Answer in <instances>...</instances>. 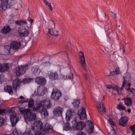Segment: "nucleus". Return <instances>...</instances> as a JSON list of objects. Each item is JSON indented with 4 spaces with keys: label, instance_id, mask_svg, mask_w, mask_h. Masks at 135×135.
I'll list each match as a JSON object with an SVG mask.
<instances>
[{
    "label": "nucleus",
    "instance_id": "obj_13",
    "mask_svg": "<svg viewBox=\"0 0 135 135\" xmlns=\"http://www.w3.org/2000/svg\"><path fill=\"white\" fill-rule=\"evenodd\" d=\"M78 114L81 120L84 119L86 117L85 110L84 108L81 109L78 111Z\"/></svg>",
    "mask_w": 135,
    "mask_h": 135
},
{
    "label": "nucleus",
    "instance_id": "obj_20",
    "mask_svg": "<svg viewBox=\"0 0 135 135\" xmlns=\"http://www.w3.org/2000/svg\"><path fill=\"white\" fill-rule=\"evenodd\" d=\"M21 83V81L18 79H16L14 80L12 83L13 89L15 90H16L17 88L19 86Z\"/></svg>",
    "mask_w": 135,
    "mask_h": 135
},
{
    "label": "nucleus",
    "instance_id": "obj_9",
    "mask_svg": "<svg viewBox=\"0 0 135 135\" xmlns=\"http://www.w3.org/2000/svg\"><path fill=\"white\" fill-rule=\"evenodd\" d=\"M21 46L20 42L13 41L11 42L10 46L11 49L14 50H17L20 48Z\"/></svg>",
    "mask_w": 135,
    "mask_h": 135
},
{
    "label": "nucleus",
    "instance_id": "obj_32",
    "mask_svg": "<svg viewBox=\"0 0 135 135\" xmlns=\"http://www.w3.org/2000/svg\"><path fill=\"white\" fill-rule=\"evenodd\" d=\"M48 33L55 36H60V35L59 34H55L54 32L53 31L52 28L49 29Z\"/></svg>",
    "mask_w": 135,
    "mask_h": 135
},
{
    "label": "nucleus",
    "instance_id": "obj_62",
    "mask_svg": "<svg viewBox=\"0 0 135 135\" xmlns=\"http://www.w3.org/2000/svg\"><path fill=\"white\" fill-rule=\"evenodd\" d=\"M132 88H128V91L132 93Z\"/></svg>",
    "mask_w": 135,
    "mask_h": 135
},
{
    "label": "nucleus",
    "instance_id": "obj_56",
    "mask_svg": "<svg viewBox=\"0 0 135 135\" xmlns=\"http://www.w3.org/2000/svg\"><path fill=\"white\" fill-rule=\"evenodd\" d=\"M21 22L25 24H27V22L25 20L21 21Z\"/></svg>",
    "mask_w": 135,
    "mask_h": 135
},
{
    "label": "nucleus",
    "instance_id": "obj_18",
    "mask_svg": "<svg viewBox=\"0 0 135 135\" xmlns=\"http://www.w3.org/2000/svg\"><path fill=\"white\" fill-rule=\"evenodd\" d=\"M27 68H16V75L18 76L23 74L25 72Z\"/></svg>",
    "mask_w": 135,
    "mask_h": 135
},
{
    "label": "nucleus",
    "instance_id": "obj_15",
    "mask_svg": "<svg viewBox=\"0 0 135 135\" xmlns=\"http://www.w3.org/2000/svg\"><path fill=\"white\" fill-rule=\"evenodd\" d=\"M35 80L36 83L41 85H45L46 82L45 78L41 76L37 78Z\"/></svg>",
    "mask_w": 135,
    "mask_h": 135
},
{
    "label": "nucleus",
    "instance_id": "obj_4",
    "mask_svg": "<svg viewBox=\"0 0 135 135\" xmlns=\"http://www.w3.org/2000/svg\"><path fill=\"white\" fill-rule=\"evenodd\" d=\"M47 91V88L44 86H38L34 91V94L37 96H42Z\"/></svg>",
    "mask_w": 135,
    "mask_h": 135
},
{
    "label": "nucleus",
    "instance_id": "obj_17",
    "mask_svg": "<svg viewBox=\"0 0 135 135\" xmlns=\"http://www.w3.org/2000/svg\"><path fill=\"white\" fill-rule=\"evenodd\" d=\"M123 82L122 84V87H124L126 84L129 82L130 80V76L129 74L128 73H125L123 75Z\"/></svg>",
    "mask_w": 135,
    "mask_h": 135
},
{
    "label": "nucleus",
    "instance_id": "obj_21",
    "mask_svg": "<svg viewBox=\"0 0 135 135\" xmlns=\"http://www.w3.org/2000/svg\"><path fill=\"white\" fill-rule=\"evenodd\" d=\"M122 100H124V103L127 107H131L132 104V99L130 98L127 97L122 99Z\"/></svg>",
    "mask_w": 135,
    "mask_h": 135
},
{
    "label": "nucleus",
    "instance_id": "obj_7",
    "mask_svg": "<svg viewBox=\"0 0 135 135\" xmlns=\"http://www.w3.org/2000/svg\"><path fill=\"white\" fill-rule=\"evenodd\" d=\"M42 128V123L40 120H36L34 122V131H40Z\"/></svg>",
    "mask_w": 135,
    "mask_h": 135
},
{
    "label": "nucleus",
    "instance_id": "obj_52",
    "mask_svg": "<svg viewBox=\"0 0 135 135\" xmlns=\"http://www.w3.org/2000/svg\"><path fill=\"white\" fill-rule=\"evenodd\" d=\"M110 29L108 30L107 31V35L108 37H109V35L110 32Z\"/></svg>",
    "mask_w": 135,
    "mask_h": 135
},
{
    "label": "nucleus",
    "instance_id": "obj_63",
    "mask_svg": "<svg viewBox=\"0 0 135 135\" xmlns=\"http://www.w3.org/2000/svg\"><path fill=\"white\" fill-rule=\"evenodd\" d=\"M123 52L124 53L126 52L125 49H124V47L123 46Z\"/></svg>",
    "mask_w": 135,
    "mask_h": 135
},
{
    "label": "nucleus",
    "instance_id": "obj_36",
    "mask_svg": "<svg viewBox=\"0 0 135 135\" xmlns=\"http://www.w3.org/2000/svg\"><path fill=\"white\" fill-rule=\"evenodd\" d=\"M130 129L133 132L132 135H135V125L132 126H131Z\"/></svg>",
    "mask_w": 135,
    "mask_h": 135
},
{
    "label": "nucleus",
    "instance_id": "obj_28",
    "mask_svg": "<svg viewBox=\"0 0 135 135\" xmlns=\"http://www.w3.org/2000/svg\"><path fill=\"white\" fill-rule=\"evenodd\" d=\"M117 108L118 110L122 111L124 110L126 112L127 111L125 107L123 104L121 102H119V104L118 105Z\"/></svg>",
    "mask_w": 135,
    "mask_h": 135
},
{
    "label": "nucleus",
    "instance_id": "obj_2",
    "mask_svg": "<svg viewBox=\"0 0 135 135\" xmlns=\"http://www.w3.org/2000/svg\"><path fill=\"white\" fill-rule=\"evenodd\" d=\"M51 104L50 100L47 99H44L36 104V107L35 108L34 107V111L40 109L41 107L49 108L51 107Z\"/></svg>",
    "mask_w": 135,
    "mask_h": 135
},
{
    "label": "nucleus",
    "instance_id": "obj_22",
    "mask_svg": "<svg viewBox=\"0 0 135 135\" xmlns=\"http://www.w3.org/2000/svg\"><path fill=\"white\" fill-rule=\"evenodd\" d=\"M86 123H89V128L88 129L87 131L88 133L91 134L93 133L94 129V125L93 123L90 121L88 120L86 122Z\"/></svg>",
    "mask_w": 135,
    "mask_h": 135
},
{
    "label": "nucleus",
    "instance_id": "obj_51",
    "mask_svg": "<svg viewBox=\"0 0 135 135\" xmlns=\"http://www.w3.org/2000/svg\"><path fill=\"white\" fill-rule=\"evenodd\" d=\"M106 88L109 89H112V87L110 85H108L106 86Z\"/></svg>",
    "mask_w": 135,
    "mask_h": 135
},
{
    "label": "nucleus",
    "instance_id": "obj_54",
    "mask_svg": "<svg viewBox=\"0 0 135 135\" xmlns=\"http://www.w3.org/2000/svg\"><path fill=\"white\" fill-rule=\"evenodd\" d=\"M31 129L33 131H34V123H32Z\"/></svg>",
    "mask_w": 135,
    "mask_h": 135
},
{
    "label": "nucleus",
    "instance_id": "obj_38",
    "mask_svg": "<svg viewBox=\"0 0 135 135\" xmlns=\"http://www.w3.org/2000/svg\"><path fill=\"white\" fill-rule=\"evenodd\" d=\"M108 121L112 126H115L114 122L112 118H109L108 120Z\"/></svg>",
    "mask_w": 135,
    "mask_h": 135
},
{
    "label": "nucleus",
    "instance_id": "obj_26",
    "mask_svg": "<svg viewBox=\"0 0 135 135\" xmlns=\"http://www.w3.org/2000/svg\"><path fill=\"white\" fill-rule=\"evenodd\" d=\"M4 91L5 92L8 93L9 94L13 93V91L12 87L11 86L7 85L4 88Z\"/></svg>",
    "mask_w": 135,
    "mask_h": 135
},
{
    "label": "nucleus",
    "instance_id": "obj_12",
    "mask_svg": "<svg viewBox=\"0 0 135 135\" xmlns=\"http://www.w3.org/2000/svg\"><path fill=\"white\" fill-rule=\"evenodd\" d=\"M75 113L74 110L69 109L67 111L66 115V120L67 121H69L71 117L75 115Z\"/></svg>",
    "mask_w": 135,
    "mask_h": 135
},
{
    "label": "nucleus",
    "instance_id": "obj_31",
    "mask_svg": "<svg viewBox=\"0 0 135 135\" xmlns=\"http://www.w3.org/2000/svg\"><path fill=\"white\" fill-rule=\"evenodd\" d=\"M6 120L3 117H0V127L3 126Z\"/></svg>",
    "mask_w": 135,
    "mask_h": 135
},
{
    "label": "nucleus",
    "instance_id": "obj_50",
    "mask_svg": "<svg viewBox=\"0 0 135 135\" xmlns=\"http://www.w3.org/2000/svg\"><path fill=\"white\" fill-rule=\"evenodd\" d=\"M16 23L19 25H22L21 23V21L20 22H19L18 21H16L15 22Z\"/></svg>",
    "mask_w": 135,
    "mask_h": 135
},
{
    "label": "nucleus",
    "instance_id": "obj_59",
    "mask_svg": "<svg viewBox=\"0 0 135 135\" xmlns=\"http://www.w3.org/2000/svg\"><path fill=\"white\" fill-rule=\"evenodd\" d=\"M131 84L130 83H128L127 84L126 86H128V87L129 88V87L131 86Z\"/></svg>",
    "mask_w": 135,
    "mask_h": 135
},
{
    "label": "nucleus",
    "instance_id": "obj_46",
    "mask_svg": "<svg viewBox=\"0 0 135 135\" xmlns=\"http://www.w3.org/2000/svg\"><path fill=\"white\" fill-rule=\"evenodd\" d=\"M77 135H86V134L84 132L80 131L77 133Z\"/></svg>",
    "mask_w": 135,
    "mask_h": 135
},
{
    "label": "nucleus",
    "instance_id": "obj_14",
    "mask_svg": "<svg viewBox=\"0 0 135 135\" xmlns=\"http://www.w3.org/2000/svg\"><path fill=\"white\" fill-rule=\"evenodd\" d=\"M78 55L80 57V60L82 66L83 68L86 67V65L83 53L81 51H80L79 52Z\"/></svg>",
    "mask_w": 135,
    "mask_h": 135
},
{
    "label": "nucleus",
    "instance_id": "obj_1",
    "mask_svg": "<svg viewBox=\"0 0 135 135\" xmlns=\"http://www.w3.org/2000/svg\"><path fill=\"white\" fill-rule=\"evenodd\" d=\"M28 102V108L25 109L24 108L19 107L18 109L21 113L24 114V117L25 119L30 121H33L34 120V113H32L30 108L32 107L34 105L33 99H30L28 100V99H27L26 100H20L19 102L20 103H22Z\"/></svg>",
    "mask_w": 135,
    "mask_h": 135
},
{
    "label": "nucleus",
    "instance_id": "obj_39",
    "mask_svg": "<svg viewBox=\"0 0 135 135\" xmlns=\"http://www.w3.org/2000/svg\"><path fill=\"white\" fill-rule=\"evenodd\" d=\"M34 132H36L35 135H45L44 133H42L40 131Z\"/></svg>",
    "mask_w": 135,
    "mask_h": 135
},
{
    "label": "nucleus",
    "instance_id": "obj_25",
    "mask_svg": "<svg viewBox=\"0 0 135 135\" xmlns=\"http://www.w3.org/2000/svg\"><path fill=\"white\" fill-rule=\"evenodd\" d=\"M11 31V29L9 26H4L1 30V32L4 34H6L9 32Z\"/></svg>",
    "mask_w": 135,
    "mask_h": 135
},
{
    "label": "nucleus",
    "instance_id": "obj_16",
    "mask_svg": "<svg viewBox=\"0 0 135 135\" xmlns=\"http://www.w3.org/2000/svg\"><path fill=\"white\" fill-rule=\"evenodd\" d=\"M128 121V118L126 116L122 117L119 120L120 124L124 127L127 126V123Z\"/></svg>",
    "mask_w": 135,
    "mask_h": 135
},
{
    "label": "nucleus",
    "instance_id": "obj_49",
    "mask_svg": "<svg viewBox=\"0 0 135 135\" xmlns=\"http://www.w3.org/2000/svg\"><path fill=\"white\" fill-rule=\"evenodd\" d=\"M9 64L7 63H5L3 65V68H9L8 66Z\"/></svg>",
    "mask_w": 135,
    "mask_h": 135
},
{
    "label": "nucleus",
    "instance_id": "obj_35",
    "mask_svg": "<svg viewBox=\"0 0 135 135\" xmlns=\"http://www.w3.org/2000/svg\"><path fill=\"white\" fill-rule=\"evenodd\" d=\"M18 133L16 129H15L13 130V133H11L10 134H5L3 135H18Z\"/></svg>",
    "mask_w": 135,
    "mask_h": 135
},
{
    "label": "nucleus",
    "instance_id": "obj_47",
    "mask_svg": "<svg viewBox=\"0 0 135 135\" xmlns=\"http://www.w3.org/2000/svg\"><path fill=\"white\" fill-rule=\"evenodd\" d=\"M116 73H115V71H112L109 74V76H113V75H114L116 74Z\"/></svg>",
    "mask_w": 135,
    "mask_h": 135
},
{
    "label": "nucleus",
    "instance_id": "obj_64",
    "mask_svg": "<svg viewBox=\"0 0 135 135\" xmlns=\"http://www.w3.org/2000/svg\"><path fill=\"white\" fill-rule=\"evenodd\" d=\"M20 98L21 99H23L24 98V97L22 96H20Z\"/></svg>",
    "mask_w": 135,
    "mask_h": 135
},
{
    "label": "nucleus",
    "instance_id": "obj_3",
    "mask_svg": "<svg viewBox=\"0 0 135 135\" xmlns=\"http://www.w3.org/2000/svg\"><path fill=\"white\" fill-rule=\"evenodd\" d=\"M1 2L0 7L3 10H5L7 8H9L13 2V0H0Z\"/></svg>",
    "mask_w": 135,
    "mask_h": 135
},
{
    "label": "nucleus",
    "instance_id": "obj_48",
    "mask_svg": "<svg viewBox=\"0 0 135 135\" xmlns=\"http://www.w3.org/2000/svg\"><path fill=\"white\" fill-rule=\"evenodd\" d=\"M47 6L49 7V10H50V11H52V9L51 3H49Z\"/></svg>",
    "mask_w": 135,
    "mask_h": 135
},
{
    "label": "nucleus",
    "instance_id": "obj_30",
    "mask_svg": "<svg viewBox=\"0 0 135 135\" xmlns=\"http://www.w3.org/2000/svg\"><path fill=\"white\" fill-rule=\"evenodd\" d=\"M63 129L66 131L69 130H71L72 129L70 126L69 125V124L68 123H64L63 127Z\"/></svg>",
    "mask_w": 135,
    "mask_h": 135
},
{
    "label": "nucleus",
    "instance_id": "obj_58",
    "mask_svg": "<svg viewBox=\"0 0 135 135\" xmlns=\"http://www.w3.org/2000/svg\"><path fill=\"white\" fill-rule=\"evenodd\" d=\"M132 93L133 94L134 93H135V90L133 88H132Z\"/></svg>",
    "mask_w": 135,
    "mask_h": 135
},
{
    "label": "nucleus",
    "instance_id": "obj_24",
    "mask_svg": "<svg viewBox=\"0 0 135 135\" xmlns=\"http://www.w3.org/2000/svg\"><path fill=\"white\" fill-rule=\"evenodd\" d=\"M49 76L50 78L52 80L57 79L58 78V75L56 72H50L49 74Z\"/></svg>",
    "mask_w": 135,
    "mask_h": 135
},
{
    "label": "nucleus",
    "instance_id": "obj_45",
    "mask_svg": "<svg viewBox=\"0 0 135 135\" xmlns=\"http://www.w3.org/2000/svg\"><path fill=\"white\" fill-rule=\"evenodd\" d=\"M113 90L116 91L118 90V86H115L114 87H112V88Z\"/></svg>",
    "mask_w": 135,
    "mask_h": 135
},
{
    "label": "nucleus",
    "instance_id": "obj_27",
    "mask_svg": "<svg viewBox=\"0 0 135 135\" xmlns=\"http://www.w3.org/2000/svg\"><path fill=\"white\" fill-rule=\"evenodd\" d=\"M40 113L41 115L44 118L48 116V112L46 109L43 108L42 109L40 110Z\"/></svg>",
    "mask_w": 135,
    "mask_h": 135
},
{
    "label": "nucleus",
    "instance_id": "obj_44",
    "mask_svg": "<svg viewBox=\"0 0 135 135\" xmlns=\"http://www.w3.org/2000/svg\"><path fill=\"white\" fill-rule=\"evenodd\" d=\"M115 71L116 74H118L120 73L119 68H116Z\"/></svg>",
    "mask_w": 135,
    "mask_h": 135
},
{
    "label": "nucleus",
    "instance_id": "obj_43",
    "mask_svg": "<svg viewBox=\"0 0 135 135\" xmlns=\"http://www.w3.org/2000/svg\"><path fill=\"white\" fill-rule=\"evenodd\" d=\"M9 68H0V72H3L7 70Z\"/></svg>",
    "mask_w": 135,
    "mask_h": 135
},
{
    "label": "nucleus",
    "instance_id": "obj_8",
    "mask_svg": "<svg viewBox=\"0 0 135 135\" xmlns=\"http://www.w3.org/2000/svg\"><path fill=\"white\" fill-rule=\"evenodd\" d=\"M73 123H75L76 124L75 126L76 128L80 130L83 129L85 126L84 122L80 121L78 123L77 122L76 119H75L74 121H73Z\"/></svg>",
    "mask_w": 135,
    "mask_h": 135
},
{
    "label": "nucleus",
    "instance_id": "obj_53",
    "mask_svg": "<svg viewBox=\"0 0 135 135\" xmlns=\"http://www.w3.org/2000/svg\"><path fill=\"white\" fill-rule=\"evenodd\" d=\"M28 64H26L25 65H22L21 67V68H28Z\"/></svg>",
    "mask_w": 135,
    "mask_h": 135
},
{
    "label": "nucleus",
    "instance_id": "obj_29",
    "mask_svg": "<svg viewBox=\"0 0 135 135\" xmlns=\"http://www.w3.org/2000/svg\"><path fill=\"white\" fill-rule=\"evenodd\" d=\"M33 78H25L22 81V83L23 84L25 85L29 83H30L32 81H33Z\"/></svg>",
    "mask_w": 135,
    "mask_h": 135
},
{
    "label": "nucleus",
    "instance_id": "obj_41",
    "mask_svg": "<svg viewBox=\"0 0 135 135\" xmlns=\"http://www.w3.org/2000/svg\"><path fill=\"white\" fill-rule=\"evenodd\" d=\"M73 74L72 73H70V74L66 76V78L68 79H71L73 78Z\"/></svg>",
    "mask_w": 135,
    "mask_h": 135
},
{
    "label": "nucleus",
    "instance_id": "obj_33",
    "mask_svg": "<svg viewBox=\"0 0 135 135\" xmlns=\"http://www.w3.org/2000/svg\"><path fill=\"white\" fill-rule=\"evenodd\" d=\"M80 103V101L78 100H76L74 102L73 104L74 107L76 108L78 107V106Z\"/></svg>",
    "mask_w": 135,
    "mask_h": 135
},
{
    "label": "nucleus",
    "instance_id": "obj_61",
    "mask_svg": "<svg viewBox=\"0 0 135 135\" xmlns=\"http://www.w3.org/2000/svg\"><path fill=\"white\" fill-rule=\"evenodd\" d=\"M115 43H113L111 45V46H112V48L113 47H114L115 46Z\"/></svg>",
    "mask_w": 135,
    "mask_h": 135
},
{
    "label": "nucleus",
    "instance_id": "obj_57",
    "mask_svg": "<svg viewBox=\"0 0 135 135\" xmlns=\"http://www.w3.org/2000/svg\"><path fill=\"white\" fill-rule=\"evenodd\" d=\"M28 21L31 24H32L33 22V20L32 19H29L28 20Z\"/></svg>",
    "mask_w": 135,
    "mask_h": 135
},
{
    "label": "nucleus",
    "instance_id": "obj_60",
    "mask_svg": "<svg viewBox=\"0 0 135 135\" xmlns=\"http://www.w3.org/2000/svg\"><path fill=\"white\" fill-rule=\"evenodd\" d=\"M44 2L45 3V4L46 5H48V4L49 3H49L46 0V1H45V2Z\"/></svg>",
    "mask_w": 135,
    "mask_h": 135
},
{
    "label": "nucleus",
    "instance_id": "obj_19",
    "mask_svg": "<svg viewBox=\"0 0 135 135\" xmlns=\"http://www.w3.org/2000/svg\"><path fill=\"white\" fill-rule=\"evenodd\" d=\"M99 103V107H97L99 112L101 114H102L103 112L106 113V109L103 104L102 102H100Z\"/></svg>",
    "mask_w": 135,
    "mask_h": 135
},
{
    "label": "nucleus",
    "instance_id": "obj_40",
    "mask_svg": "<svg viewBox=\"0 0 135 135\" xmlns=\"http://www.w3.org/2000/svg\"><path fill=\"white\" fill-rule=\"evenodd\" d=\"M122 87H122L121 88L118 86V90H117V91L119 95H120L121 94V91L122 90V89L124 87Z\"/></svg>",
    "mask_w": 135,
    "mask_h": 135
},
{
    "label": "nucleus",
    "instance_id": "obj_34",
    "mask_svg": "<svg viewBox=\"0 0 135 135\" xmlns=\"http://www.w3.org/2000/svg\"><path fill=\"white\" fill-rule=\"evenodd\" d=\"M41 65L44 67L49 66L50 63L49 62H42L41 63Z\"/></svg>",
    "mask_w": 135,
    "mask_h": 135
},
{
    "label": "nucleus",
    "instance_id": "obj_23",
    "mask_svg": "<svg viewBox=\"0 0 135 135\" xmlns=\"http://www.w3.org/2000/svg\"><path fill=\"white\" fill-rule=\"evenodd\" d=\"M19 35L21 37L27 36L29 34L28 31L25 28H22L21 31L19 32Z\"/></svg>",
    "mask_w": 135,
    "mask_h": 135
},
{
    "label": "nucleus",
    "instance_id": "obj_5",
    "mask_svg": "<svg viewBox=\"0 0 135 135\" xmlns=\"http://www.w3.org/2000/svg\"><path fill=\"white\" fill-rule=\"evenodd\" d=\"M62 94L61 93L59 90L53 89L51 95V98L55 100H58Z\"/></svg>",
    "mask_w": 135,
    "mask_h": 135
},
{
    "label": "nucleus",
    "instance_id": "obj_10",
    "mask_svg": "<svg viewBox=\"0 0 135 135\" xmlns=\"http://www.w3.org/2000/svg\"><path fill=\"white\" fill-rule=\"evenodd\" d=\"M63 110V109L61 107H56L53 111L54 114L56 116L61 115Z\"/></svg>",
    "mask_w": 135,
    "mask_h": 135
},
{
    "label": "nucleus",
    "instance_id": "obj_11",
    "mask_svg": "<svg viewBox=\"0 0 135 135\" xmlns=\"http://www.w3.org/2000/svg\"><path fill=\"white\" fill-rule=\"evenodd\" d=\"M42 129L46 133L51 132L53 130L52 127L48 123H46L44 125Z\"/></svg>",
    "mask_w": 135,
    "mask_h": 135
},
{
    "label": "nucleus",
    "instance_id": "obj_42",
    "mask_svg": "<svg viewBox=\"0 0 135 135\" xmlns=\"http://www.w3.org/2000/svg\"><path fill=\"white\" fill-rule=\"evenodd\" d=\"M22 135H32L31 132V131H29L28 132H24Z\"/></svg>",
    "mask_w": 135,
    "mask_h": 135
},
{
    "label": "nucleus",
    "instance_id": "obj_55",
    "mask_svg": "<svg viewBox=\"0 0 135 135\" xmlns=\"http://www.w3.org/2000/svg\"><path fill=\"white\" fill-rule=\"evenodd\" d=\"M50 20L52 22L53 24L54 25V27H55V22L53 21V20L51 18H50Z\"/></svg>",
    "mask_w": 135,
    "mask_h": 135
},
{
    "label": "nucleus",
    "instance_id": "obj_6",
    "mask_svg": "<svg viewBox=\"0 0 135 135\" xmlns=\"http://www.w3.org/2000/svg\"><path fill=\"white\" fill-rule=\"evenodd\" d=\"M10 114V120L12 123V126L14 127L19 120L18 117L15 112H12Z\"/></svg>",
    "mask_w": 135,
    "mask_h": 135
},
{
    "label": "nucleus",
    "instance_id": "obj_37",
    "mask_svg": "<svg viewBox=\"0 0 135 135\" xmlns=\"http://www.w3.org/2000/svg\"><path fill=\"white\" fill-rule=\"evenodd\" d=\"M109 134L110 135H116V132L114 129H111Z\"/></svg>",
    "mask_w": 135,
    "mask_h": 135
}]
</instances>
